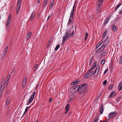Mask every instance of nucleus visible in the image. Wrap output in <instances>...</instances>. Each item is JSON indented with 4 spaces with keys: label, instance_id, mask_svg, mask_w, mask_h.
<instances>
[{
    "label": "nucleus",
    "instance_id": "obj_15",
    "mask_svg": "<svg viewBox=\"0 0 122 122\" xmlns=\"http://www.w3.org/2000/svg\"><path fill=\"white\" fill-rule=\"evenodd\" d=\"M55 0H51L50 4V8L52 9L54 5Z\"/></svg>",
    "mask_w": 122,
    "mask_h": 122
},
{
    "label": "nucleus",
    "instance_id": "obj_16",
    "mask_svg": "<svg viewBox=\"0 0 122 122\" xmlns=\"http://www.w3.org/2000/svg\"><path fill=\"white\" fill-rule=\"evenodd\" d=\"M112 28L114 32H116L117 30V27L115 25H112Z\"/></svg>",
    "mask_w": 122,
    "mask_h": 122
},
{
    "label": "nucleus",
    "instance_id": "obj_60",
    "mask_svg": "<svg viewBox=\"0 0 122 122\" xmlns=\"http://www.w3.org/2000/svg\"><path fill=\"white\" fill-rule=\"evenodd\" d=\"M100 52H101V51H100V50L98 49L96 51V52L97 53H98Z\"/></svg>",
    "mask_w": 122,
    "mask_h": 122
},
{
    "label": "nucleus",
    "instance_id": "obj_47",
    "mask_svg": "<svg viewBox=\"0 0 122 122\" xmlns=\"http://www.w3.org/2000/svg\"><path fill=\"white\" fill-rule=\"evenodd\" d=\"M101 43H100V42L96 46V48L97 49L98 48V47L100 46L101 45Z\"/></svg>",
    "mask_w": 122,
    "mask_h": 122
},
{
    "label": "nucleus",
    "instance_id": "obj_5",
    "mask_svg": "<svg viewBox=\"0 0 122 122\" xmlns=\"http://www.w3.org/2000/svg\"><path fill=\"white\" fill-rule=\"evenodd\" d=\"M35 94L36 92L35 91L33 92L32 95L31 96L28 102L27 103V105H28L30 104L32 102L34 98Z\"/></svg>",
    "mask_w": 122,
    "mask_h": 122
},
{
    "label": "nucleus",
    "instance_id": "obj_11",
    "mask_svg": "<svg viewBox=\"0 0 122 122\" xmlns=\"http://www.w3.org/2000/svg\"><path fill=\"white\" fill-rule=\"evenodd\" d=\"M109 38L108 36L105 38L103 42L104 43L105 45L106 46L108 44L109 42Z\"/></svg>",
    "mask_w": 122,
    "mask_h": 122
},
{
    "label": "nucleus",
    "instance_id": "obj_40",
    "mask_svg": "<svg viewBox=\"0 0 122 122\" xmlns=\"http://www.w3.org/2000/svg\"><path fill=\"white\" fill-rule=\"evenodd\" d=\"M84 77L85 78H88L90 77V76L87 73L84 76Z\"/></svg>",
    "mask_w": 122,
    "mask_h": 122
},
{
    "label": "nucleus",
    "instance_id": "obj_33",
    "mask_svg": "<svg viewBox=\"0 0 122 122\" xmlns=\"http://www.w3.org/2000/svg\"><path fill=\"white\" fill-rule=\"evenodd\" d=\"M72 20L70 18L69 20L68 21V23L67 24V26H69L71 24V23Z\"/></svg>",
    "mask_w": 122,
    "mask_h": 122
},
{
    "label": "nucleus",
    "instance_id": "obj_10",
    "mask_svg": "<svg viewBox=\"0 0 122 122\" xmlns=\"http://www.w3.org/2000/svg\"><path fill=\"white\" fill-rule=\"evenodd\" d=\"M27 81V79L26 77H25L24 79H23V82H22V87L24 88L26 84V82Z\"/></svg>",
    "mask_w": 122,
    "mask_h": 122
},
{
    "label": "nucleus",
    "instance_id": "obj_31",
    "mask_svg": "<svg viewBox=\"0 0 122 122\" xmlns=\"http://www.w3.org/2000/svg\"><path fill=\"white\" fill-rule=\"evenodd\" d=\"M122 3H119L115 7V10H117V9L122 5Z\"/></svg>",
    "mask_w": 122,
    "mask_h": 122
},
{
    "label": "nucleus",
    "instance_id": "obj_17",
    "mask_svg": "<svg viewBox=\"0 0 122 122\" xmlns=\"http://www.w3.org/2000/svg\"><path fill=\"white\" fill-rule=\"evenodd\" d=\"M35 15V13L34 12H33L32 13L30 19V21H32V19L34 18Z\"/></svg>",
    "mask_w": 122,
    "mask_h": 122
},
{
    "label": "nucleus",
    "instance_id": "obj_18",
    "mask_svg": "<svg viewBox=\"0 0 122 122\" xmlns=\"http://www.w3.org/2000/svg\"><path fill=\"white\" fill-rule=\"evenodd\" d=\"M117 88L119 91H120L122 89V82H120L119 83Z\"/></svg>",
    "mask_w": 122,
    "mask_h": 122
},
{
    "label": "nucleus",
    "instance_id": "obj_4",
    "mask_svg": "<svg viewBox=\"0 0 122 122\" xmlns=\"http://www.w3.org/2000/svg\"><path fill=\"white\" fill-rule=\"evenodd\" d=\"M78 85H76L71 87L70 89V92L72 93H74L77 92L78 89Z\"/></svg>",
    "mask_w": 122,
    "mask_h": 122
},
{
    "label": "nucleus",
    "instance_id": "obj_24",
    "mask_svg": "<svg viewBox=\"0 0 122 122\" xmlns=\"http://www.w3.org/2000/svg\"><path fill=\"white\" fill-rule=\"evenodd\" d=\"M70 100L69 102L72 101L74 99V96L73 95H70L69 97Z\"/></svg>",
    "mask_w": 122,
    "mask_h": 122
},
{
    "label": "nucleus",
    "instance_id": "obj_41",
    "mask_svg": "<svg viewBox=\"0 0 122 122\" xmlns=\"http://www.w3.org/2000/svg\"><path fill=\"white\" fill-rule=\"evenodd\" d=\"M78 82V80H76V81H75L74 82H72L71 83V85H74L75 84H76L77 82Z\"/></svg>",
    "mask_w": 122,
    "mask_h": 122
},
{
    "label": "nucleus",
    "instance_id": "obj_22",
    "mask_svg": "<svg viewBox=\"0 0 122 122\" xmlns=\"http://www.w3.org/2000/svg\"><path fill=\"white\" fill-rule=\"evenodd\" d=\"M8 46H7L6 47H5V50L4 51V52L3 54V55H4V56L6 55V53L8 49Z\"/></svg>",
    "mask_w": 122,
    "mask_h": 122
},
{
    "label": "nucleus",
    "instance_id": "obj_52",
    "mask_svg": "<svg viewBox=\"0 0 122 122\" xmlns=\"http://www.w3.org/2000/svg\"><path fill=\"white\" fill-rule=\"evenodd\" d=\"M75 3H74V5L72 9V10L74 11V9L75 8Z\"/></svg>",
    "mask_w": 122,
    "mask_h": 122
},
{
    "label": "nucleus",
    "instance_id": "obj_7",
    "mask_svg": "<svg viewBox=\"0 0 122 122\" xmlns=\"http://www.w3.org/2000/svg\"><path fill=\"white\" fill-rule=\"evenodd\" d=\"M11 16L10 14L8 17V18L7 20L6 24V28H8L9 27V24L10 23L11 19Z\"/></svg>",
    "mask_w": 122,
    "mask_h": 122
},
{
    "label": "nucleus",
    "instance_id": "obj_28",
    "mask_svg": "<svg viewBox=\"0 0 122 122\" xmlns=\"http://www.w3.org/2000/svg\"><path fill=\"white\" fill-rule=\"evenodd\" d=\"M122 3H119L115 7V10H117V9L122 5Z\"/></svg>",
    "mask_w": 122,
    "mask_h": 122
},
{
    "label": "nucleus",
    "instance_id": "obj_37",
    "mask_svg": "<svg viewBox=\"0 0 122 122\" xmlns=\"http://www.w3.org/2000/svg\"><path fill=\"white\" fill-rule=\"evenodd\" d=\"M94 57L93 56H92L90 60V61L89 65H90L92 64V61L93 60H94Z\"/></svg>",
    "mask_w": 122,
    "mask_h": 122
},
{
    "label": "nucleus",
    "instance_id": "obj_50",
    "mask_svg": "<svg viewBox=\"0 0 122 122\" xmlns=\"http://www.w3.org/2000/svg\"><path fill=\"white\" fill-rule=\"evenodd\" d=\"M113 85H110L109 87H108V89L109 90H110L113 87Z\"/></svg>",
    "mask_w": 122,
    "mask_h": 122
},
{
    "label": "nucleus",
    "instance_id": "obj_45",
    "mask_svg": "<svg viewBox=\"0 0 122 122\" xmlns=\"http://www.w3.org/2000/svg\"><path fill=\"white\" fill-rule=\"evenodd\" d=\"M60 47V45H58L56 46V47L55 48V50L56 51L58 50L59 48Z\"/></svg>",
    "mask_w": 122,
    "mask_h": 122
},
{
    "label": "nucleus",
    "instance_id": "obj_19",
    "mask_svg": "<svg viewBox=\"0 0 122 122\" xmlns=\"http://www.w3.org/2000/svg\"><path fill=\"white\" fill-rule=\"evenodd\" d=\"M87 73L91 77L93 74V71L92 70H90L87 72Z\"/></svg>",
    "mask_w": 122,
    "mask_h": 122
},
{
    "label": "nucleus",
    "instance_id": "obj_39",
    "mask_svg": "<svg viewBox=\"0 0 122 122\" xmlns=\"http://www.w3.org/2000/svg\"><path fill=\"white\" fill-rule=\"evenodd\" d=\"M88 36V34L87 32L86 33V35L84 39V40L85 41H86L87 39V37Z\"/></svg>",
    "mask_w": 122,
    "mask_h": 122
},
{
    "label": "nucleus",
    "instance_id": "obj_43",
    "mask_svg": "<svg viewBox=\"0 0 122 122\" xmlns=\"http://www.w3.org/2000/svg\"><path fill=\"white\" fill-rule=\"evenodd\" d=\"M51 40H50L48 42V43L47 45V47H49V46L51 42Z\"/></svg>",
    "mask_w": 122,
    "mask_h": 122
},
{
    "label": "nucleus",
    "instance_id": "obj_30",
    "mask_svg": "<svg viewBox=\"0 0 122 122\" xmlns=\"http://www.w3.org/2000/svg\"><path fill=\"white\" fill-rule=\"evenodd\" d=\"M122 3H119L115 7V10H117V9L122 5Z\"/></svg>",
    "mask_w": 122,
    "mask_h": 122
},
{
    "label": "nucleus",
    "instance_id": "obj_59",
    "mask_svg": "<svg viewBox=\"0 0 122 122\" xmlns=\"http://www.w3.org/2000/svg\"><path fill=\"white\" fill-rule=\"evenodd\" d=\"M99 49L100 50L101 52L103 50V49H102L101 47L99 48Z\"/></svg>",
    "mask_w": 122,
    "mask_h": 122
},
{
    "label": "nucleus",
    "instance_id": "obj_26",
    "mask_svg": "<svg viewBox=\"0 0 122 122\" xmlns=\"http://www.w3.org/2000/svg\"><path fill=\"white\" fill-rule=\"evenodd\" d=\"M107 30H106L104 32L103 36H102V38L103 39H104L106 36L107 35Z\"/></svg>",
    "mask_w": 122,
    "mask_h": 122
},
{
    "label": "nucleus",
    "instance_id": "obj_6",
    "mask_svg": "<svg viewBox=\"0 0 122 122\" xmlns=\"http://www.w3.org/2000/svg\"><path fill=\"white\" fill-rule=\"evenodd\" d=\"M117 114V112L116 111L111 112L109 115L108 117L109 118H111L116 116Z\"/></svg>",
    "mask_w": 122,
    "mask_h": 122
},
{
    "label": "nucleus",
    "instance_id": "obj_62",
    "mask_svg": "<svg viewBox=\"0 0 122 122\" xmlns=\"http://www.w3.org/2000/svg\"><path fill=\"white\" fill-rule=\"evenodd\" d=\"M40 0H37V3H39L40 2Z\"/></svg>",
    "mask_w": 122,
    "mask_h": 122
},
{
    "label": "nucleus",
    "instance_id": "obj_64",
    "mask_svg": "<svg viewBox=\"0 0 122 122\" xmlns=\"http://www.w3.org/2000/svg\"><path fill=\"white\" fill-rule=\"evenodd\" d=\"M50 18V15H49V16L48 17V18H47V20H48L49 19V18Z\"/></svg>",
    "mask_w": 122,
    "mask_h": 122
},
{
    "label": "nucleus",
    "instance_id": "obj_54",
    "mask_svg": "<svg viewBox=\"0 0 122 122\" xmlns=\"http://www.w3.org/2000/svg\"><path fill=\"white\" fill-rule=\"evenodd\" d=\"M105 45H103L102 46H101V47L102 48V49L103 50L104 49V48H105Z\"/></svg>",
    "mask_w": 122,
    "mask_h": 122
},
{
    "label": "nucleus",
    "instance_id": "obj_61",
    "mask_svg": "<svg viewBox=\"0 0 122 122\" xmlns=\"http://www.w3.org/2000/svg\"><path fill=\"white\" fill-rule=\"evenodd\" d=\"M2 94V92H1L0 91V97H1Z\"/></svg>",
    "mask_w": 122,
    "mask_h": 122
},
{
    "label": "nucleus",
    "instance_id": "obj_14",
    "mask_svg": "<svg viewBox=\"0 0 122 122\" xmlns=\"http://www.w3.org/2000/svg\"><path fill=\"white\" fill-rule=\"evenodd\" d=\"M69 104H67L66 106L65 109H66V110L65 111V113L66 114H67L68 111L69 110Z\"/></svg>",
    "mask_w": 122,
    "mask_h": 122
},
{
    "label": "nucleus",
    "instance_id": "obj_23",
    "mask_svg": "<svg viewBox=\"0 0 122 122\" xmlns=\"http://www.w3.org/2000/svg\"><path fill=\"white\" fill-rule=\"evenodd\" d=\"M31 32H29L27 34L26 36V38L29 39L31 37Z\"/></svg>",
    "mask_w": 122,
    "mask_h": 122
},
{
    "label": "nucleus",
    "instance_id": "obj_51",
    "mask_svg": "<svg viewBox=\"0 0 122 122\" xmlns=\"http://www.w3.org/2000/svg\"><path fill=\"white\" fill-rule=\"evenodd\" d=\"M107 82V81L106 80H105L104 81L103 83V84L104 85H105L106 84Z\"/></svg>",
    "mask_w": 122,
    "mask_h": 122
},
{
    "label": "nucleus",
    "instance_id": "obj_27",
    "mask_svg": "<svg viewBox=\"0 0 122 122\" xmlns=\"http://www.w3.org/2000/svg\"><path fill=\"white\" fill-rule=\"evenodd\" d=\"M122 3H119L115 7V10H117V9L122 5Z\"/></svg>",
    "mask_w": 122,
    "mask_h": 122
},
{
    "label": "nucleus",
    "instance_id": "obj_32",
    "mask_svg": "<svg viewBox=\"0 0 122 122\" xmlns=\"http://www.w3.org/2000/svg\"><path fill=\"white\" fill-rule=\"evenodd\" d=\"M115 92L114 91L112 92L111 93V95L109 97L110 98L112 96H113L115 95Z\"/></svg>",
    "mask_w": 122,
    "mask_h": 122
},
{
    "label": "nucleus",
    "instance_id": "obj_53",
    "mask_svg": "<svg viewBox=\"0 0 122 122\" xmlns=\"http://www.w3.org/2000/svg\"><path fill=\"white\" fill-rule=\"evenodd\" d=\"M108 71V70L107 69H106L104 71V74H105Z\"/></svg>",
    "mask_w": 122,
    "mask_h": 122
},
{
    "label": "nucleus",
    "instance_id": "obj_48",
    "mask_svg": "<svg viewBox=\"0 0 122 122\" xmlns=\"http://www.w3.org/2000/svg\"><path fill=\"white\" fill-rule=\"evenodd\" d=\"M10 102V100L9 99H9H8V98L7 99V102H6V105H8L9 104Z\"/></svg>",
    "mask_w": 122,
    "mask_h": 122
},
{
    "label": "nucleus",
    "instance_id": "obj_2",
    "mask_svg": "<svg viewBox=\"0 0 122 122\" xmlns=\"http://www.w3.org/2000/svg\"><path fill=\"white\" fill-rule=\"evenodd\" d=\"M71 31L70 30H68L66 31V34L64 35L62 39V42H64V41L67 39H68L71 36Z\"/></svg>",
    "mask_w": 122,
    "mask_h": 122
},
{
    "label": "nucleus",
    "instance_id": "obj_44",
    "mask_svg": "<svg viewBox=\"0 0 122 122\" xmlns=\"http://www.w3.org/2000/svg\"><path fill=\"white\" fill-rule=\"evenodd\" d=\"M105 62V59H103L101 61V63L102 65H103L104 64Z\"/></svg>",
    "mask_w": 122,
    "mask_h": 122
},
{
    "label": "nucleus",
    "instance_id": "obj_58",
    "mask_svg": "<svg viewBox=\"0 0 122 122\" xmlns=\"http://www.w3.org/2000/svg\"><path fill=\"white\" fill-rule=\"evenodd\" d=\"M22 0H18L17 3H19L20 4H21Z\"/></svg>",
    "mask_w": 122,
    "mask_h": 122
},
{
    "label": "nucleus",
    "instance_id": "obj_56",
    "mask_svg": "<svg viewBox=\"0 0 122 122\" xmlns=\"http://www.w3.org/2000/svg\"><path fill=\"white\" fill-rule=\"evenodd\" d=\"M74 30H73V31L72 32V33H71V37H72L73 35L74 34Z\"/></svg>",
    "mask_w": 122,
    "mask_h": 122
},
{
    "label": "nucleus",
    "instance_id": "obj_20",
    "mask_svg": "<svg viewBox=\"0 0 122 122\" xmlns=\"http://www.w3.org/2000/svg\"><path fill=\"white\" fill-rule=\"evenodd\" d=\"M103 104H102L101 105V107L100 109V112L101 114H102L103 113Z\"/></svg>",
    "mask_w": 122,
    "mask_h": 122
},
{
    "label": "nucleus",
    "instance_id": "obj_8",
    "mask_svg": "<svg viewBox=\"0 0 122 122\" xmlns=\"http://www.w3.org/2000/svg\"><path fill=\"white\" fill-rule=\"evenodd\" d=\"M102 5H96V9L97 12H99L101 10Z\"/></svg>",
    "mask_w": 122,
    "mask_h": 122
},
{
    "label": "nucleus",
    "instance_id": "obj_46",
    "mask_svg": "<svg viewBox=\"0 0 122 122\" xmlns=\"http://www.w3.org/2000/svg\"><path fill=\"white\" fill-rule=\"evenodd\" d=\"M10 74H9L7 76V79H6V80L7 81V82L9 80L10 78Z\"/></svg>",
    "mask_w": 122,
    "mask_h": 122
},
{
    "label": "nucleus",
    "instance_id": "obj_55",
    "mask_svg": "<svg viewBox=\"0 0 122 122\" xmlns=\"http://www.w3.org/2000/svg\"><path fill=\"white\" fill-rule=\"evenodd\" d=\"M105 45H103L102 46H101V47L102 48V49L103 50L104 49V48H105Z\"/></svg>",
    "mask_w": 122,
    "mask_h": 122
},
{
    "label": "nucleus",
    "instance_id": "obj_42",
    "mask_svg": "<svg viewBox=\"0 0 122 122\" xmlns=\"http://www.w3.org/2000/svg\"><path fill=\"white\" fill-rule=\"evenodd\" d=\"M38 66V65L37 64H36L35 65L34 68V71H35L36 70Z\"/></svg>",
    "mask_w": 122,
    "mask_h": 122
},
{
    "label": "nucleus",
    "instance_id": "obj_36",
    "mask_svg": "<svg viewBox=\"0 0 122 122\" xmlns=\"http://www.w3.org/2000/svg\"><path fill=\"white\" fill-rule=\"evenodd\" d=\"M48 0H45L44 3L43 4V6L45 7L46 6Z\"/></svg>",
    "mask_w": 122,
    "mask_h": 122
},
{
    "label": "nucleus",
    "instance_id": "obj_13",
    "mask_svg": "<svg viewBox=\"0 0 122 122\" xmlns=\"http://www.w3.org/2000/svg\"><path fill=\"white\" fill-rule=\"evenodd\" d=\"M107 53L105 51H102L100 55V56L101 57H104Z\"/></svg>",
    "mask_w": 122,
    "mask_h": 122
},
{
    "label": "nucleus",
    "instance_id": "obj_38",
    "mask_svg": "<svg viewBox=\"0 0 122 122\" xmlns=\"http://www.w3.org/2000/svg\"><path fill=\"white\" fill-rule=\"evenodd\" d=\"M29 107H26V108L25 109V111L24 113H23V115L21 117V118H22V117L23 116L25 115V113H26L27 111V110H28V109Z\"/></svg>",
    "mask_w": 122,
    "mask_h": 122
},
{
    "label": "nucleus",
    "instance_id": "obj_1",
    "mask_svg": "<svg viewBox=\"0 0 122 122\" xmlns=\"http://www.w3.org/2000/svg\"><path fill=\"white\" fill-rule=\"evenodd\" d=\"M86 84L82 85L79 86L78 85V93L81 95H85L86 92Z\"/></svg>",
    "mask_w": 122,
    "mask_h": 122
},
{
    "label": "nucleus",
    "instance_id": "obj_21",
    "mask_svg": "<svg viewBox=\"0 0 122 122\" xmlns=\"http://www.w3.org/2000/svg\"><path fill=\"white\" fill-rule=\"evenodd\" d=\"M111 17V16H109L106 19L104 23V24H106L109 21V20L110 19Z\"/></svg>",
    "mask_w": 122,
    "mask_h": 122
},
{
    "label": "nucleus",
    "instance_id": "obj_49",
    "mask_svg": "<svg viewBox=\"0 0 122 122\" xmlns=\"http://www.w3.org/2000/svg\"><path fill=\"white\" fill-rule=\"evenodd\" d=\"M120 61H119V63L120 64H121L122 63V56H121L120 57Z\"/></svg>",
    "mask_w": 122,
    "mask_h": 122
},
{
    "label": "nucleus",
    "instance_id": "obj_9",
    "mask_svg": "<svg viewBox=\"0 0 122 122\" xmlns=\"http://www.w3.org/2000/svg\"><path fill=\"white\" fill-rule=\"evenodd\" d=\"M21 4L19 3H17V10L16 12V14L17 15L19 12L20 9V8Z\"/></svg>",
    "mask_w": 122,
    "mask_h": 122
},
{
    "label": "nucleus",
    "instance_id": "obj_29",
    "mask_svg": "<svg viewBox=\"0 0 122 122\" xmlns=\"http://www.w3.org/2000/svg\"><path fill=\"white\" fill-rule=\"evenodd\" d=\"M122 3H119L115 7V10H117V9L122 5Z\"/></svg>",
    "mask_w": 122,
    "mask_h": 122
},
{
    "label": "nucleus",
    "instance_id": "obj_57",
    "mask_svg": "<svg viewBox=\"0 0 122 122\" xmlns=\"http://www.w3.org/2000/svg\"><path fill=\"white\" fill-rule=\"evenodd\" d=\"M49 103H50L51 101L52 100V98H49Z\"/></svg>",
    "mask_w": 122,
    "mask_h": 122
},
{
    "label": "nucleus",
    "instance_id": "obj_12",
    "mask_svg": "<svg viewBox=\"0 0 122 122\" xmlns=\"http://www.w3.org/2000/svg\"><path fill=\"white\" fill-rule=\"evenodd\" d=\"M104 0H97L96 5H102Z\"/></svg>",
    "mask_w": 122,
    "mask_h": 122
},
{
    "label": "nucleus",
    "instance_id": "obj_35",
    "mask_svg": "<svg viewBox=\"0 0 122 122\" xmlns=\"http://www.w3.org/2000/svg\"><path fill=\"white\" fill-rule=\"evenodd\" d=\"M74 11L71 10L70 16V18L73 17V16L74 13Z\"/></svg>",
    "mask_w": 122,
    "mask_h": 122
},
{
    "label": "nucleus",
    "instance_id": "obj_63",
    "mask_svg": "<svg viewBox=\"0 0 122 122\" xmlns=\"http://www.w3.org/2000/svg\"><path fill=\"white\" fill-rule=\"evenodd\" d=\"M99 73L100 76L101 75V71H100Z\"/></svg>",
    "mask_w": 122,
    "mask_h": 122
},
{
    "label": "nucleus",
    "instance_id": "obj_25",
    "mask_svg": "<svg viewBox=\"0 0 122 122\" xmlns=\"http://www.w3.org/2000/svg\"><path fill=\"white\" fill-rule=\"evenodd\" d=\"M98 120V117L97 116L93 119V122H98L97 121Z\"/></svg>",
    "mask_w": 122,
    "mask_h": 122
},
{
    "label": "nucleus",
    "instance_id": "obj_34",
    "mask_svg": "<svg viewBox=\"0 0 122 122\" xmlns=\"http://www.w3.org/2000/svg\"><path fill=\"white\" fill-rule=\"evenodd\" d=\"M96 64V62H95L93 64L92 67L90 70H92V69L95 67Z\"/></svg>",
    "mask_w": 122,
    "mask_h": 122
},
{
    "label": "nucleus",
    "instance_id": "obj_3",
    "mask_svg": "<svg viewBox=\"0 0 122 122\" xmlns=\"http://www.w3.org/2000/svg\"><path fill=\"white\" fill-rule=\"evenodd\" d=\"M100 69V66L99 65H97L95 69V70L94 73V76L95 77H97L99 73Z\"/></svg>",
    "mask_w": 122,
    "mask_h": 122
}]
</instances>
